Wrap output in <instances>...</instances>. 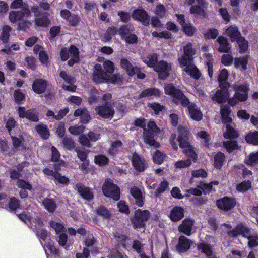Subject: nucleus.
I'll use <instances>...</instances> for the list:
<instances>
[{
	"mask_svg": "<svg viewBox=\"0 0 258 258\" xmlns=\"http://www.w3.org/2000/svg\"><path fill=\"white\" fill-rule=\"evenodd\" d=\"M221 113L222 121L225 124L226 131L223 133L225 139L232 140L237 137V132L229 124L232 121V118L230 117V111L228 107H221Z\"/></svg>",
	"mask_w": 258,
	"mask_h": 258,
	"instance_id": "39448f33",
	"label": "nucleus"
},
{
	"mask_svg": "<svg viewBox=\"0 0 258 258\" xmlns=\"http://www.w3.org/2000/svg\"><path fill=\"white\" fill-rule=\"evenodd\" d=\"M97 214L105 218H109L111 216L110 211L104 206H100L96 209Z\"/></svg>",
	"mask_w": 258,
	"mask_h": 258,
	"instance_id": "a19ab883",
	"label": "nucleus"
},
{
	"mask_svg": "<svg viewBox=\"0 0 258 258\" xmlns=\"http://www.w3.org/2000/svg\"><path fill=\"white\" fill-rule=\"evenodd\" d=\"M228 76V72L227 70L225 69L222 70L218 76V81L219 82V86L220 87L227 86V83L226 82V80Z\"/></svg>",
	"mask_w": 258,
	"mask_h": 258,
	"instance_id": "c9c22d12",
	"label": "nucleus"
},
{
	"mask_svg": "<svg viewBox=\"0 0 258 258\" xmlns=\"http://www.w3.org/2000/svg\"><path fill=\"white\" fill-rule=\"evenodd\" d=\"M190 247L189 240L185 236L179 237V242L177 245V249L180 252H184L187 250Z\"/></svg>",
	"mask_w": 258,
	"mask_h": 258,
	"instance_id": "cd10ccee",
	"label": "nucleus"
},
{
	"mask_svg": "<svg viewBox=\"0 0 258 258\" xmlns=\"http://www.w3.org/2000/svg\"><path fill=\"white\" fill-rule=\"evenodd\" d=\"M189 113L191 118L196 121H200L202 118V114L195 105H190L188 107Z\"/></svg>",
	"mask_w": 258,
	"mask_h": 258,
	"instance_id": "c85d7f7f",
	"label": "nucleus"
},
{
	"mask_svg": "<svg viewBox=\"0 0 258 258\" xmlns=\"http://www.w3.org/2000/svg\"><path fill=\"white\" fill-rule=\"evenodd\" d=\"M132 31H133L132 29H130L126 26H123L118 30V33L122 38H125Z\"/></svg>",
	"mask_w": 258,
	"mask_h": 258,
	"instance_id": "680f3d73",
	"label": "nucleus"
},
{
	"mask_svg": "<svg viewBox=\"0 0 258 258\" xmlns=\"http://www.w3.org/2000/svg\"><path fill=\"white\" fill-rule=\"evenodd\" d=\"M251 187V182L249 181H244L237 186L236 189L238 191L245 192Z\"/></svg>",
	"mask_w": 258,
	"mask_h": 258,
	"instance_id": "603ef678",
	"label": "nucleus"
},
{
	"mask_svg": "<svg viewBox=\"0 0 258 258\" xmlns=\"http://www.w3.org/2000/svg\"><path fill=\"white\" fill-rule=\"evenodd\" d=\"M198 248L207 254L209 257L213 255V252L210 246L206 244H200L198 245Z\"/></svg>",
	"mask_w": 258,
	"mask_h": 258,
	"instance_id": "864d4df0",
	"label": "nucleus"
},
{
	"mask_svg": "<svg viewBox=\"0 0 258 258\" xmlns=\"http://www.w3.org/2000/svg\"><path fill=\"white\" fill-rule=\"evenodd\" d=\"M217 41L219 44V47L218 49V51L220 52H228L230 50L229 44L227 39L223 36H219Z\"/></svg>",
	"mask_w": 258,
	"mask_h": 258,
	"instance_id": "a878e982",
	"label": "nucleus"
},
{
	"mask_svg": "<svg viewBox=\"0 0 258 258\" xmlns=\"http://www.w3.org/2000/svg\"><path fill=\"white\" fill-rule=\"evenodd\" d=\"M225 34L228 36L231 41H235L241 36L240 32L238 28L235 26H231L227 28L225 31Z\"/></svg>",
	"mask_w": 258,
	"mask_h": 258,
	"instance_id": "5701e85b",
	"label": "nucleus"
},
{
	"mask_svg": "<svg viewBox=\"0 0 258 258\" xmlns=\"http://www.w3.org/2000/svg\"><path fill=\"white\" fill-rule=\"evenodd\" d=\"M160 130L154 121H150L147 127L144 128V139L146 143L154 148H158L159 144L154 140V136L159 132Z\"/></svg>",
	"mask_w": 258,
	"mask_h": 258,
	"instance_id": "423d86ee",
	"label": "nucleus"
},
{
	"mask_svg": "<svg viewBox=\"0 0 258 258\" xmlns=\"http://www.w3.org/2000/svg\"><path fill=\"white\" fill-rule=\"evenodd\" d=\"M47 86L46 81L41 79H37L33 82L32 88L35 93L42 94L45 91Z\"/></svg>",
	"mask_w": 258,
	"mask_h": 258,
	"instance_id": "a211bd4d",
	"label": "nucleus"
},
{
	"mask_svg": "<svg viewBox=\"0 0 258 258\" xmlns=\"http://www.w3.org/2000/svg\"><path fill=\"white\" fill-rule=\"evenodd\" d=\"M43 172L47 175L53 177L59 183L65 184L68 183L69 179L65 176H61L59 173L57 172L53 171L52 170L49 168H45L43 170Z\"/></svg>",
	"mask_w": 258,
	"mask_h": 258,
	"instance_id": "412c9836",
	"label": "nucleus"
},
{
	"mask_svg": "<svg viewBox=\"0 0 258 258\" xmlns=\"http://www.w3.org/2000/svg\"><path fill=\"white\" fill-rule=\"evenodd\" d=\"M95 70L93 73V81L96 83H101L104 82L111 83H118L121 82V78L119 75L114 74L110 77V75L103 71L102 66L100 64L95 66Z\"/></svg>",
	"mask_w": 258,
	"mask_h": 258,
	"instance_id": "20e7f679",
	"label": "nucleus"
},
{
	"mask_svg": "<svg viewBox=\"0 0 258 258\" xmlns=\"http://www.w3.org/2000/svg\"><path fill=\"white\" fill-rule=\"evenodd\" d=\"M245 162L251 166L258 164V151L250 153Z\"/></svg>",
	"mask_w": 258,
	"mask_h": 258,
	"instance_id": "58836bf2",
	"label": "nucleus"
},
{
	"mask_svg": "<svg viewBox=\"0 0 258 258\" xmlns=\"http://www.w3.org/2000/svg\"><path fill=\"white\" fill-rule=\"evenodd\" d=\"M184 54L178 59L181 67H185L184 70L196 79H199L200 73L197 67L193 64H187L188 61L192 59L196 53V50L193 48L192 44L188 43L183 47Z\"/></svg>",
	"mask_w": 258,
	"mask_h": 258,
	"instance_id": "f257e3e1",
	"label": "nucleus"
},
{
	"mask_svg": "<svg viewBox=\"0 0 258 258\" xmlns=\"http://www.w3.org/2000/svg\"><path fill=\"white\" fill-rule=\"evenodd\" d=\"M39 58L41 62L44 64H46L49 62L48 55L44 51H40L39 53Z\"/></svg>",
	"mask_w": 258,
	"mask_h": 258,
	"instance_id": "774afa93",
	"label": "nucleus"
},
{
	"mask_svg": "<svg viewBox=\"0 0 258 258\" xmlns=\"http://www.w3.org/2000/svg\"><path fill=\"white\" fill-rule=\"evenodd\" d=\"M75 189L84 199L91 200L93 198V194L90 191V189L82 184H77L75 185Z\"/></svg>",
	"mask_w": 258,
	"mask_h": 258,
	"instance_id": "6ab92c4d",
	"label": "nucleus"
},
{
	"mask_svg": "<svg viewBox=\"0 0 258 258\" xmlns=\"http://www.w3.org/2000/svg\"><path fill=\"white\" fill-rule=\"evenodd\" d=\"M132 162L134 168L138 171L142 172L146 168L145 160L142 159L136 153L133 155Z\"/></svg>",
	"mask_w": 258,
	"mask_h": 258,
	"instance_id": "2eb2a0df",
	"label": "nucleus"
},
{
	"mask_svg": "<svg viewBox=\"0 0 258 258\" xmlns=\"http://www.w3.org/2000/svg\"><path fill=\"white\" fill-rule=\"evenodd\" d=\"M229 92L227 86H222L220 89H218L215 94L212 97L213 101L218 103H223L228 99Z\"/></svg>",
	"mask_w": 258,
	"mask_h": 258,
	"instance_id": "f8f14e48",
	"label": "nucleus"
},
{
	"mask_svg": "<svg viewBox=\"0 0 258 258\" xmlns=\"http://www.w3.org/2000/svg\"><path fill=\"white\" fill-rule=\"evenodd\" d=\"M102 191L106 197H110L115 201L120 198L119 188L110 180H106L103 184Z\"/></svg>",
	"mask_w": 258,
	"mask_h": 258,
	"instance_id": "6e6552de",
	"label": "nucleus"
},
{
	"mask_svg": "<svg viewBox=\"0 0 258 258\" xmlns=\"http://www.w3.org/2000/svg\"><path fill=\"white\" fill-rule=\"evenodd\" d=\"M26 118L34 122H37L39 120L37 113L31 109L27 111Z\"/></svg>",
	"mask_w": 258,
	"mask_h": 258,
	"instance_id": "6e6d98bb",
	"label": "nucleus"
},
{
	"mask_svg": "<svg viewBox=\"0 0 258 258\" xmlns=\"http://www.w3.org/2000/svg\"><path fill=\"white\" fill-rule=\"evenodd\" d=\"M132 17L135 20L140 21L146 26L149 24V17L146 12L143 10H136L132 14Z\"/></svg>",
	"mask_w": 258,
	"mask_h": 258,
	"instance_id": "f3484780",
	"label": "nucleus"
},
{
	"mask_svg": "<svg viewBox=\"0 0 258 258\" xmlns=\"http://www.w3.org/2000/svg\"><path fill=\"white\" fill-rule=\"evenodd\" d=\"M120 65L121 67L124 69L128 75L132 76L139 71V69L137 67H134L130 62L124 58H123L120 61Z\"/></svg>",
	"mask_w": 258,
	"mask_h": 258,
	"instance_id": "393cba45",
	"label": "nucleus"
},
{
	"mask_svg": "<svg viewBox=\"0 0 258 258\" xmlns=\"http://www.w3.org/2000/svg\"><path fill=\"white\" fill-rule=\"evenodd\" d=\"M103 67L104 71H103L106 74H112L114 70L113 63L109 60H105L103 61Z\"/></svg>",
	"mask_w": 258,
	"mask_h": 258,
	"instance_id": "79ce46f5",
	"label": "nucleus"
},
{
	"mask_svg": "<svg viewBox=\"0 0 258 258\" xmlns=\"http://www.w3.org/2000/svg\"><path fill=\"white\" fill-rule=\"evenodd\" d=\"M189 158H190V157ZM196 159H197V157L196 158ZM192 160L195 162L196 160H194L191 158V159H188L186 160H178L174 163V167L177 169L188 168L191 165Z\"/></svg>",
	"mask_w": 258,
	"mask_h": 258,
	"instance_id": "7c9ffc66",
	"label": "nucleus"
},
{
	"mask_svg": "<svg viewBox=\"0 0 258 258\" xmlns=\"http://www.w3.org/2000/svg\"><path fill=\"white\" fill-rule=\"evenodd\" d=\"M43 204L45 208L50 212H53L56 208V205L53 200L46 199L43 200Z\"/></svg>",
	"mask_w": 258,
	"mask_h": 258,
	"instance_id": "f704fd0d",
	"label": "nucleus"
},
{
	"mask_svg": "<svg viewBox=\"0 0 258 258\" xmlns=\"http://www.w3.org/2000/svg\"><path fill=\"white\" fill-rule=\"evenodd\" d=\"M76 151L77 153V156L82 161H87V158L89 151L88 150H83L77 149Z\"/></svg>",
	"mask_w": 258,
	"mask_h": 258,
	"instance_id": "052dcab7",
	"label": "nucleus"
},
{
	"mask_svg": "<svg viewBox=\"0 0 258 258\" xmlns=\"http://www.w3.org/2000/svg\"><path fill=\"white\" fill-rule=\"evenodd\" d=\"M179 135L177 140L179 147L183 149V152L188 157L196 160V154L194 150V148L188 141V133L187 127L179 126Z\"/></svg>",
	"mask_w": 258,
	"mask_h": 258,
	"instance_id": "7ed1b4c3",
	"label": "nucleus"
},
{
	"mask_svg": "<svg viewBox=\"0 0 258 258\" xmlns=\"http://www.w3.org/2000/svg\"><path fill=\"white\" fill-rule=\"evenodd\" d=\"M94 161L96 164L100 166H103L108 163V159L103 155H100L95 157Z\"/></svg>",
	"mask_w": 258,
	"mask_h": 258,
	"instance_id": "8fccbe9b",
	"label": "nucleus"
},
{
	"mask_svg": "<svg viewBox=\"0 0 258 258\" xmlns=\"http://www.w3.org/2000/svg\"><path fill=\"white\" fill-rule=\"evenodd\" d=\"M69 131L72 135H78L84 132L85 126L83 125H74L70 127Z\"/></svg>",
	"mask_w": 258,
	"mask_h": 258,
	"instance_id": "09e8293b",
	"label": "nucleus"
},
{
	"mask_svg": "<svg viewBox=\"0 0 258 258\" xmlns=\"http://www.w3.org/2000/svg\"><path fill=\"white\" fill-rule=\"evenodd\" d=\"M94 238L93 235L88 232L87 233V237L85 239L84 241V244L88 247L92 246L94 244Z\"/></svg>",
	"mask_w": 258,
	"mask_h": 258,
	"instance_id": "bf43d9fd",
	"label": "nucleus"
},
{
	"mask_svg": "<svg viewBox=\"0 0 258 258\" xmlns=\"http://www.w3.org/2000/svg\"><path fill=\"white\" fill-rule=\"evenodd\" d=\"M218 207L224 211H228L233 208L236 205V201L234 199L225 197L217 201Z\"/></svg>",
	"mask_w": 258,
	"mask_h": 258,
	"instance_id": "ddd939ff",
	"label": "nucleus"
},
{
	"mask_svg": "<svg viewBox=\"0 0 258 258\" xmlns=\"http://www.w3.org/2000/svg\"><path fill=\"white\" fill-rule=\"evenodd\" d=\"M122 143L120 140H117L112 143L111 147L109 150L110 154L113 155L117 153L118 149L121 147Z\"/></svg>",
	"mask_w": 258,
	"mask_h": 258,
	"instance_id": "c03bdc74",
	"label": "nucleus"
},
{
	"mask_svg": "<svg viewBox=\"0 0 258 258\" xmlns=\"http://www.w3.org/2000/svg\"><path fill=\"white\" fill-rule=\"evenodd\" d=\"M225 160L224 154L219 152L214 156V166L218 169H220Z\"/></svg>",
	"mask_w": 258,
	"mask_h": 258,
	"instance_id": "72a5a7b5",
	"label": "nucleus"
},
{
	"mask_svg": "<svg viewBox=\"0 0 258 258\" xmlns=\"http://www.w3.org/2000/svg\"><path fill=\"white\" fill-rule=\"evenodd\" d=\"M171 69V64L164 60L159 61L154 68V70L158 73L159 77L161 79H166L169 76Z\"/></svg>",
	"mask_w": 258,
	"mask_h": 258,
	"instance_id": "9d476101",
	"label": "nucleus"
},
{
	"mask_svg": "<svg viewBox=\"0 0 258 258\" xmlns=\"http://www.w3.org/2000/svg\"><path fill=\"white\" fill-rule=\"evenodd\" d=\"M191 175L194 178H205L207 176V173L203 169H199L197 170H192Z\"/></svg>",
	"mask_w": 258,
	"mask_h": 258,
	"instance_id": "0e129e2a",
	"label": "nucleus"
},
{
	"mask_svg": "<svg viewBox=\"0 0 258 258\" xmlns=\"http://www.w3.org/2000/svg\"><path fill=\"white\" fill-rule=\"evenodd\" d=\"M130 194L135 198L136 204L139 207H142L144 201L142 191L138 187L134 186L130 189Z\"/></svg>",
	"mask_w": 258,
	"mask_h": 258,
	"instance_id": "4be33fe9",
	"label": "nucleus"
},
{
	"mask_svg": "<svg viewBox=\"0 0 258 258\" xmlns=\"http://www.w3.org/2000/svg\"><path fill=\"white\" fill-rule=\"evenodd\" d=\"M95 110L100 116L105 119H111L115 112L112 106L108 103L96 107Z\"/></svg>",
	"mask_w": 258,
	"mask_h": 258,
	"instance_id": "9b49d317",
	"label": "nucleus"
},
{
	"mask_svg": "<svg viewBox=\"0 0 258 258\" xmlns=\"http://www.w3.org/2000/svg\"><path fill=\"white\" fill-rule=\"evenodd\" d=\"M247 60L244 58H236L234 61L235 67L236 68L242 67L243 70L246 69Z\"/></svg>",
	"mask_w": 258,
	"mask_h": 258,
	"instance_id": "5fc2aeb1",
	"label": "nucleus"
},
{
	"mask_svg": "<svg viewBox=\"0 0 258 258\" xmlns=\"http://www.w3.org/2000/svg\"><path fill=\"white\" fill-rule=\"evenodd\" d=\"M23 18V13L21 11H13L9 13V19L13 23L22 20Z\"/></svg>",
	"mask_w": 258,
	"mask_h": 258,
	"instance_id": "2f4dec72",
	"label": "nucleus"
},
{
	"mask_svg": "<svg viewBox=\"0 0 258 258\" xmlns=\"http://www.w3.org/2000/svg\"><path fill=\"white\" fill-rule=\"evenodd\" d=\"M223 146L229 152L238 148V145L235 141H227L223 142Z\"/></svg>",
	"mask_w": 258,
	"mask_h": 258,
	"instance_id": "37998d69",
	"label": "nucleus"
},
{
	"mask_svg": "<svg viewBox=\"0 0 258 258\" xmlns=\"http://www.w3.org/2000/svg\"><path fill=\"white\" fill-rule=\"evenodd\" d=\"M159 95L160 91L159 89L155 88H148L143 91L139 95V97L140 98H142L152 96H158Z\"/></svg>",
	"mask_w": 258,
	"mask_h": 258,
	"instance_id": "c756f323",
	"label": "nucleus"
},
{
	"mask_svg": "<svg viewBox=\"0 0 258 258\" xmlns=\"http://www.w3.org/2000/svg\"><path fill=\"white\" fill-rule=\"evenodd\" d=\"M150 216V212L148 210H141V209L136 210L134 217L132 219L134 226L136 228H139L144 226L145 222L148 220Z\"/></svg>",
	"mask_w": 258,
	"mask_h": 258,
	"instance_id": "1a4fd4ad",
	"label": "nucleus"
},
{
	"mask_svg": "<svg viewBox=\"0 0 258 258\" xmlns=\"http://www.w3.org/2000/svg\"><path fill=\"white\" fill-rule=\"evenodd\" d=\"M143 61L149 67H153L157 62V55L156 54H151L143 58Z\"/></svg>",
	"mask_w": 258,
	"mask_h": 258,
	"instance_id": "473e14b6",
	"label": "nucleus"
},
{
	"mask_svg": "<svg viewBox=\"0 0 258 258\" xmlns=\"http://www.w3.org/2000/svg\"><path fill=\"white\" fill-rule=\"evenodd\" d=\"M235 41L238 43L242 52H245L248 48V42L242 37L240 36Z\"/></svg>",
	"mask_w": 258,
	"mask_h": 258,
	"instance_id": "3c124183",
	"label": "nucleus"
},
{
	"mask_svg": "<svg viewBox=\"0 0 258 258\" xmlns=\"http://www.w3.org/2000/svg\"><path fill=\"white\" fill-rule=\"evenodd\" d=\"M62 144L65 148L68 150H72L74 149L75 146L74 141L69 138H64L62 141Z\"/></svg>",
	"mask_w": 258,
	"mask_h": 258,
	"instance_id": "4d7b16f0",
	"label": "nucleus"
},
{
	"mask_svg": "<svg viewBox=\"0 0 258 258\" xmlns=\"http://www.w3.org/2000/svg\"><path fill=\"white\" fill-rule=\"evenodd\" d=\"M204 7H203V6H201L200 5L193 6L190 7V11L192 14H204V11L203 8Z\"/></svg>",
	"mask_w": 258,
	"mask_h": 258,
	"instance_id": "338daca9",
	"label": "nucleus"
},
{
	"mask_svg": "<svg viewBox=\"0 0 258 258\" xmlns=\"http://www.w3.org/2000/svg\"><path fill=\"white\" fill-rule=\"evenodd\" d=\"M49 225L51 227L55 230L57 234H58L60 232H63L64 231V228L62 223L51 220L49 222Z\"/></svg>",
	"mask_w": 258,
	"mask_h": 258,
	"instance_id": "49530a36",
	"label": "nucleus"
},
{
	"mask_svg": "<svg viewBox=\"0 0 258 258\" xmlns=\"http://www.w3.org/2000/svg\"><path fill=\"white\" fill-rule=\"evenodd\" d=\"M78 141L83 146L88 148L91 147L89 139L84 135H82L79 137Z\"/></svg>",
	"mask_w": 258,
	"mask_h": 258,
	"instance_id": "e2e57ef3",
	"label": "nucleus"
},
{
	"mask_svg": "<svg viewBox=\"0 0 258 258\" xmlns=\"http://www.w3.org/2000/svg\"><path fill=\"white\" fill-rule=\"evenodd\" d=\"M246 141L249 143L253 145H258V132L255 131L253 133H249L245 137Z\"/></svg>",
	"mask_w": 258,
	"mask_h": 258,
	"instance_id": "ea45409f",
	"label": "nucleus"
},
{
	"mask_svg": "<svg viewBox=\"0 0 258 258\" xmlns=\"http://www.w3.org/2000/svg\"><path fill=\"white\" fill-rule=\"evenodd\" d=\"M118 32V30H117V28L115 27H109L106 33L104 34V40L105 41H109L111 40L112 37L113 36L115 35L117 32Z\"/></svg>",
	"mask_w": 258,
	"mask_h": 258,
	"instance_id": "4c0bfd02",
	"label": "nucleus"
},
{
	"mask_svg": "<svg viewBox=\"0 0 258 258\" xmlns=\"http://www.w3.org/2000/svg\"><path fill=\"white\" fill-rule=\"evenodd\" d=\"M12 31V28L8 25H4L2 28L0 41H2L3 44L6 45V47H7Z\"/></svg>",
	"mask_w": 258,
	"mask_h": 258,
	"instance_id": "aec40b11",
	"label": "nucleus"
},
{
	"mask_svg": "<svg viewBox=\"0 0 258 258\" xmlns=\"http://www.w3.org/2000/svg\"><path fill=\"white\" fill-rule=\"evenodd\" d=\"M17 186L19 188H22L23 189H26L31 190L32 189V186L28 182L21 179L18 180L17 182Z\"/></svg>",
	"mask_w": 258,
	"mask_h": 258,
	"instance_id": "69168bd1",
	"label": "nucleus"
},
{
	"mask_svg": "<svg viewBox=\"0 0 258 258\" xmlns=\"http://www.w3.org/2000/svg\"><path fill=\"white\" fill-rule=\"evenodd\" d=\"M36 129L37 133L43 139H46L49 137V132L46 126L40 124L36 126Z\"/></svg>",
	"mask_w": 258,
	"mask_h": 258,
	"instance_id": "e433bc0d",
	"label": "nucleus"
},
{
	"mask_svg": "<svg viewBox=\"0 0 258 258\" xmlns=\"http://www.w3.org/2000/svg\"><path fill=\"white\" fill-rule=\"evenodd\" d=\"M183 209L179 207H175L172 210L170 214V219L172 221L176 222L184 217Z\"/></svg>",
	"mask_w": 258,
	"mask_h": 258,
	"instance_id": "bb28decb",
	"label": "nucleus"
},
{
	"mask_svg": "<svg viewBox=\"0 0 258 258\" xmlns=\"http://www.w3.org/2000/svg\"><path fill=\"white\" fill-rule=\"evenodd\" d=\"M248 92H235L233 97L229 100V103L232 106L236 105L240 101H244L247 99Z\"/></svg>",
	"mask_w": 258,
	"mask_h": 258,
	"instance_id": "b1692460",
	"label": "nucleus"
},
{
	"mask_svg": "<svg viewBox=\"0 0 258 258\" xmlns=\"http://www.w3.org/2000/svg\"><path fill=\"white\" fill-rule=\"evenodd\" d=\"M35 22L38 27H47L50 23L49 19L46 17L37 18L35 19Z\"/></svg>",
	"mask_w": 258,
	"mask_h": 258,
	"instance_id": "a18cd8bd",
	"label": "nucleus"
},
{
	"mask_svg": "<svg viewBox=\"0 0 258 258\" xmlns=\"http://www.w3.org/2000/svg\"><path fill=\"white\" fill-rule=\"evenodd\" d=\"M179 23L181 25L183 31L188 36H192L196 31V28L189 22H186L183 15H176Z\"/></svg>",
	"mask_w": 258,
	"mask_h": 258,
	"instance_id": "4468645a",
	"label": "nucleus"
},
{
	"mask_svg": "<svg viewBox=\"0 0 258 258\" xmlns=\"http://www.w3.org/2000/svg\"><path fill=\"white\" fill-rule=\"evenodd\" d=\"M233 89L235 92H248V88L245 84H234Z\"/></svg>",
	"mask_w": 258,
	"mask_h": 258,
	"instance_id": "13d9d810",
	"label": "nucleus"
},
{
	"mask_svg": "<svg viewBox=\"0 0 258 258\" xmlns=\"http://www.w3.org/2000/svg\"><path fill=\"white\" fill-rule=\"evenodd\" d=\"M165 92L167 94L172 95L178 102L181 103L183 106H187L189 104L188 99L182 91L175 88L172 84H167L165 86Z\"/></svg>",
	"mask_w": 258,
	"mask_h": 258,
	"instance_id": "0eeeda50",
	"label": "nucleus"
},
{
	"mask_svg": "<svg viewBox=\"0 0 258 258\" xmlns=\"http://www.w3.org/2000/svg\"><path fill=\"white\" fill-rule=\"evenodd\" d=\"M227 234L230 237L242 235L243 237L247 238L248 240V246L250 247L258 245V236L257 234H253L249 228L242 224H239L236 226L235 229L228 231Z\"/></svg>",
	"mask_w": 258,
	"mask_h": 258,
	"instance_id": "f03ea898",
	"label": "nucleus"
},
{
	"mask_svg": "<svg viewBox=\"0 0 258 258\" xmlns=\"http://www.w3.org/2000/svg\"><path fill=\"white\" fill-rule=\"evenodd\" d=\"M165 157L166 156L164 154H162L159 151L156 150L153 156V159L154 163L160 164L163 162Z\"/></svg>",
	"mask_w": 258,
	"mask_h": 258,
	"instance_id": "de8ad7c7",
	"label": "nucleus"
},
{
	"mask_svg": "<svg viewBox=\"0 0 258 258\" xmlns=\"http://www.w3.org/2000/svg\"><path fill=\"white\" fill-rule=\"evenodd\" d=\"M193 225L194 221L189 219H185L179 226L178 230L187 236H190Z\"/></svg>",
	"mask_w": 258,
	"mask_h": 258,
	"instance_id": "dca6fc26",
	"label": "nucleus"
}]
</instances>
